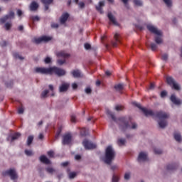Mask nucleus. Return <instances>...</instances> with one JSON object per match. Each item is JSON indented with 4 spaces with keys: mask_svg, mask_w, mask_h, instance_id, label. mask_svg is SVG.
<instances>
[{
    "mask_svg": "<svg viewBox=\"0 0 182 182\" xmlns=\"http://www.w3.org/2000/svg\"><path fill=\"white\" fill-rule=\"evenodd\" d=\"M134 106L138 107L143 112L145 116H154L159 119L158 124L161 129H166L167 127L168 122H167V119L170 117V114L167 113L164 111H158L153 112L151 109H147L144 107H142L141 105L137 102H133Z\"/></svg>",
    "mask_w": 182,
    "mask_h": 182,
    "instance_id": "f257e3e1",
    "label": "nucleus"
},
{
    "mask_svg": "<svg viewBox=\"0 0 182 182\" xmlns=\"http://www.w3.org/2000/svg\"><path fill=\"white\" fill-rule=\"evenodd\" d=\"M106 114H108V116H110L114 122H117L122 132H126L127 129H132V130H136V129H137V124L132 122V121L126 117H119L116 119V117L113 112L109 109H106Z\"/></svg>",
    "mask_w": 182,
    "mask_h": 182,
    "instance_id": "f03ea898",
    "label": "nucleus"
},
{
    "mask_svg": "<svg viewBox=\"0 0 182 182\" xmlns=\"http://www.w3.org/2000/svg\"><path fill=\"white\" fill-rule=\"evenodd\" d=\"M146 28L151 33H154V35H155L154 41L156 43H151V49L154 51L157 49V45H161V43H163V32L153 25L149 24L146 26Z\"/></svg>",
    "mask_w": 182,
    "mask_h": 182,
    "instance_id": "7ed1b4c3",
    "label": "nucleus"
},
{
    "mask_svg": "<svg viewBox=\"0 0 182 182\" xmlns=\"http://www.w3.org/2000/svg\"><path fill=\"white\" fill-rule=\"evenodd\" d=\"M34 70L36 73H40L41 75H53V73H55V75L59 77L66 75V70L56 66L50 67L48 68L37 67Z\"/></svg>",
    "mask_w": 182,
    "mask_h": 182,
    "instance_id": "20e7f679",
    "label": "nucleus"
},
{
    "mask_svg": "<svg viewBox=\"0 0 182 182\" xmlns=\"http://www.w3.org/2000/svg\"><path fill=\"white\" fill-rule=\"evenodd\" d=\"M116 159V151L113 149L112 145L108 146L105 149V157L103 161L105 164H112V161Z\"/></svg>",
    "mask_w": 182,
    "mask_h": 182,
    "instance_id": "39448f33",
    "label": "nucleus"
},
{
    "mask_svg": "<svg viewBox=\"0 0 182 182\" xmlns=\"http://www.w3.org/2000/svg\"><path fill=\"white\" fill-rule=\"evenodd\" d=\"M1 174L3 177H6V176H9L11 180H13V181L18 180L19 177L15 168H10L9 170L4 171Z\"/></svg>",
    "mask_w": 182,
    "mask_h": 182,
    "instance_id": "423d86ee",
    "label": "nucleus"
},
{
    "mask_svg": "<svg viewBox=\"0 0 182 182\" xmlns=\"http://www.w3.org/2000/svg\"><path fill=\"white\" fill-rule=\"evenodd\" d=\"M166 82L169 86H171V87H172V89H174V90H181L180 85L178 84L177 81H176V80L173 77L167 76Z\"/></svg>",
    "mask_w": 182,
    "mask_h": 182,
    "instance_id": "0eeeda50",
    "label": "nucleus"
},
{
    "mask_svg": "<svg viewBox=\"0 0 182 182\" xmlns=\"http://www.w3.org/2000/svg\"><path fill=\"white\" fill-rule=\"evenodd\" d=\"M12 19H15V12L11 11L8 14L0 18V22L1 23H5L7 21H11Z\"/></svg>",
    "mask_w": 182,
    "mask_h": 182,
    "instance_id": "6e6552de",
    "label": "nucleus"
},
{
    "mask_svg": "<svg viewBox=\"0 0 182 182\" xmlns=\"http://www.w3.org/2000/svg\"><path fill=\"white\" fill-rule=\"evenodd\" d=\"M49 41H52V38L43 36L38 38H34L33 42V43H36V45H39V43H42V42H49Z\"/></svg>",
    "mask_w": 182,
    "mask_h": 182,
    "instance_id": "1a4fd4ad",
    "label": "nucleus"
},
{
    "mask_svg": "<svg viewBox=\"0 0 182 182\" xmlns=\"http://www.w3.org/2000/svg\"><path fill=\"white\" fill-rule=\"evenodd\" d=\"M70 143H72V134L68 133L63 135L62 141L63 146L69 145Z\"/></svg>",
    "mask_w": 182,
    "mask_h": 182,
    "instance_id": "9d476101",
    "label": "nucleus"
},
{
    "mask_svg": "<svg viewBox=\"0 0 182 182\" xmlns=\"http://www.w3.org/2000/svg\"><path fill=\"white\" fill-rule=\"evenodd\" d=\"M147 152L141 151L137 157V161L139 163H144V161H147Z\"/></svg>",
    "mask_w": 182,
    "mask_h": 182,
    "instance_id": "9b49d317",
    "label": "nucleus"
},
{
    "mask_svg": "<svg viewBox=\"0 0 182 182\" xmlns=\"http://www.w3.org/2000/svg\"><path fill=\"white\" fill-rule=\"evenodd\" d=\"M82 144L86 150H90L91 149H96V144L92 143L91 141L85 139Z\"/></svg>",
    "mask_w": 182,
    "mask_h": 182,
    "instance_id": "f8f14e48",
    "label": "nucleus"
},
{
    "mask_svg": "<svg viewBox=\"0 0 182 182\" xmlns=\"http://www.w3.org/2000/svg\"><path fill=\"white\" fill-rule=\"evenodd\" d=\"M107 18L109 20L110 22H112V25H114V26H119V22H117V20L116 19V17L113 15V14L109 11L107 14Z\"/></svg>",
    "mask_w": 182,
    "mask_h": 182,
    "instance_id": "ddd939ff",
    "label": "nucleus"
},
{
    "mask_svg": "<svg viewBox=\"0 0 182 182\" xmlns=\"http://www.w3.org/2000/svg\"><path fill=\"white\" fill-rule=\"evenodd\" d=\"M70 86V85H69V83L63 82L61 85L59 87L60 93H65V92H68Z\"/></svg>",
    "mask_w": 182,
    "mask_h": 182,
    "instance_id": "4468645a",
    "label": "nucleus"
},
{
    "mask_svg": "<svg viewBox=\"0 0 182 182\" xmlns=\"http://www.w3.org/2000/svg\"><path fill=\"white\" fill-rule=\"evenodd\" d=\"M170 100L171 102H172V103H173V105H176V106H180V105H181V100L177 98V97L174 94L171 95Z\"/></svg>",
    "mask_w": 182,
    "mask_h": 182,
    "instance_id": "2eb2a0df",
    "label": "nucleus"
},
{
    "mask_svg": "<svg viewBox=\"0 0 182 182\" xmlns=\"http://www.w3.org/2000/svg\"><path fill=\"white\" fill-rule=\"evenodd\" d=\"M70 74L72 75L73 77H75V79H79L80 77H83V75H82V72L80 71V70H73L70 72Z\"/></svg>",
    "mask_w": 182,
    "mask_h": 182,
    "instance_id": "dca6fc26",
    "label": "nucleus"
},
{
    "mask_svg": "<svg viewBox=\"0 0 182 182\" xmlns=\"http://www.w3.org/2000/svg\"><path fill=\"white\" fill-rule=\"evenodd\" d=\"M57 58H63L64 59H67V58L70 57V54L66 53L65 51L61 50L56 53Z\"/></svg>",
    "mask_w": 182,
    "mask_h": 182,
    "instance_id": "f3484780",
    "label": "nucleus"
},
{
    "mask_svg": "<svg viewBox=\"0 0 182 182\" xmlns=\"http://www.w3.org/2000/svg\"><path fill=\"white\" fill-rule=\"evenodd\" d=\"M103 6H105V1H100L98 6H95L96 10L101 15H103V14H105V11H103Z\"/></svg>",
    "mask_w": 182,
    "mask_h": 182,
    "instance_id": "a211bd4d",
    "label": "nucleus"
},
{
    "mask_svg": "<svg viewBox=\"0 0 182 182\" xmlns=\"http://www.w3.org/2000/svg\"><path fill=\"white\" fill-rule=\"evenodd\" d=\"M68 19H69V14L68 13L63 14L60 18V23L65 25Z\"/></svg>",
    "mask_w": 182,
    "mask_h": 182,
    "instance_id": "6ab92c4d",
    "label": "nucleus"
},
{
    "mask_svg": "<svg viewBox=\"0 0 182 182\" xmlns=\"http://www.w3.org/2000/svg\"><path fill=\"white\" fill-rule=\"evenodd\" d=\"M38 8H39V4H38V3H36V1H32L30 4V11H31L32 12L37 11Z\"/></svg>",
    "mask_w": 182,
    "mask_h": 182,
    "instance_id": "aec40b11",
    "label": "nucleus"
},
{
    "mask_svg": "<svg viewBox=\"0 0 182 182\" xmlns=\"http://www.w3.org/2000/svg\"><path fill=\"white\" fill-rule=\"evenodd\" d=\"M173 139H175L176 141H177L178 143H181L182 141L181 134H180L179 132H174Z\"/></svg>",
    "mask_w": 182,
    "mask_h": 182,
    "instance_id": "412c9836",
    "label": "nucleus"
},
{
    "mask_svg": "<svg viewBox=\"0 0 182 182\" xmlns=\"http://www.w3.org/2000/svg\"><path fill=\"white\" fill-rule=\"evenodd\" d=\"M40 161L44 164H50V160H49V159H48V157H46L45 155L40 156Z\"/></svg>",
    "mask_w": 182,
    "mask_h": 182,
    "instance_id": "4be33fe9",
    "label": "nucleus"
},
{
    "mask_svg": "<svg viewBox=\"0 0 182 182\" xmlns=\"http://www.w3.org/2000/svg\"><path fill=\"white\" fill-rule=\"evenodd\" d=\"M41 2L45 5V11H48L49 6L53 2V0H41Z\"/></svg>",
    "mask_w": 182,
    "mask_h": 182,
    "instance_id": "5701e85b",
    "label": "nucleus"
},
{
    "mask_svg": "<svg viewBox=\"0 0 182 182\" xmlns=\"http://www.w3.org/2000/svg\"><path fill=\"white\" fill-rule=\"evenodd\" d=\"M117 143L119 147H122V146H126L127 141L124 138H118Z\"/></svg>",
    "mask_w": 182,
    "mask_h": 182,
    "instance_id": "b1692460",
    "label": "nucleus"
},
{
    "mask_svg": "<svg viewBox=\"0 0 182 182\" xmlns=\"http://www.w3.org/2000/svg\"><path fill=\"white\" fill-rule=\"evenodd\" d=\"M177 167H178V165L176 164H171L166 166V168L169 171H173V170H177Z\"/></svg>",
    "mask_w": 182,
    "mask_h": 182,
    "instance_id": "393cba45",
    "label": "nucleus"
},
{
    "mask_svg": "<svg viewBox=\"0 0 182 182\" xmlns=\"http://www.w3.org/2000/svg\"><path fill=\"white\" fill-rule=\"evenodd\" d=\"M114 88L117 92H120V90H123V89H124V84H117V85H114Z\"/></svg>",
    "mask_w": 182,
    "mask_h": 182,
    "instance_id": "a878e982",
    "label": "nucleus"
},
{
    "mask_svg": "<svg viewBox=\"0 0 182 182\" xmlns=\"http://www.w3.org/2000/svg\"><path fill=\"white\" fill-rule=\"evenodd\" d=\"M163 2L166 5L167 8L173 6V0H163Z\"/></svg>",
    "mask_w": 182,
    "mask_h": 182,
    "instance_id": "bb28decb",
    "label": "nucleus"
},
{
    "mask_svg": "<svg viewBox=\"0 0 182 182\" xmlns=\"http://www.w3.org/2000/svg\"><path fill=\"white\" fill-rule=\"evenodd\" d=\"M30 19L32 22H39L41 21V18L38 16H31Z\"/></svg>",
    "mask_w": 182,
    "mask_h": 182,
    "instance_id": "cd10ccee",
    "label": "nucleus"
},
{
    "mask_svg": "<svg viewBox=\"0 0 182 182\" xmlns=\"http://www.w3.org/2000/svg\"><path fill=\"white\" fill-rule=\"evenodd\" d=\"M46 171H47V173H48V174H53V173H58V171H56V170H55L53 168H50V167L46 168Z\"/></svg>",
    "mask_w": 182,
    "mask_h": 182,
    "instance_id": "c85d7f7f",
    "label": "nucleus"
},
{
    "mask_svg": "<svg viewBox=\"0 0 182 182\" xmlns=\"http://www.w3.org/2000/svg\"><path fill=\"white\" fill-rule=\"evenodd\" d=\"M80 134L82 137H86V136H87V132H86V129H85V128L81 129L80 130Z\"/></svg>",
    "mask_w": 182,
    "mask_h": 182,
    "instance_id": "c756f323",
    "label": "nucleus"
},
{
    "mask_svg": "<svg viewBox=\"0 0 182 182\" xmlns=\"http://www.w3.org/2000/svg\"><path fill=\"white\" fill-rule=\"evenodd\" d=\"M33 141V136H29L27 139V146H31Z\"/></svg>",
    "mask_w": 182,
    "mask_h": 182,
    "instance_id": "7c9ffc66",
    "label": "nucleus"
},
{
    "mask_svg": "<svg viewBox=\"0 0 182 182\" xmlns=\"http://www.w3.org/2000/svg\"><path fill=\"white\" fill-rule=\"evenodd\" d=\"M21 136V133L17 132L13 136L11 137V141H14L15 140H18V138Z\"/></svg>",
    "mask_w": 182,
    "mask_h": 182,
    "instance_id": "2f4dec72",
    "label": "nucleus"
},
{
    "mask_svg": "<svg viewBox=\"0 0 182 182\" xmlns=\"http://www.w3.org/2000/svg\"><path fill=\"white\" fill-rule=\"evenodd\" d=\"M74 2H75V4L78 5L81 9L85 8V4L83 2L81 1L79 3V0H74Z\"/></svg>",
    "mask_w": 182,
    "mask_h": 182,
    "instance_id": "473e14b6",
    "label": "nucleus"
},
{
    "mask_svg": "<svg viewBox=\"0 0 182 182\" xmlns=\"http://www.w3.org/2000/svg\"><path fill=\"white\" fill-rule=\"evenodd\" d=\"M131 176H132V173L130 172L125 173L124 176V180H126V181H129V180H130Z\"/></svg>",
    "mask_w": 182,
    "mask_h": 182,
    "instance_id": "72a5a7b5",
    "label": "nucleus"
},
{
    "mask_svg": "<svg viewBox=\"0 0 182 182\" xmlns=\"http://www.w3.org/2000/svg\"><path fill=\"white\" fill-rule=\"evenodd\" d=\"M115 110L117 112H122V111L124 110V107L122 106V105H116L115 106Z\"/></svg>",
    "mask_w": 182,
    "mask_h": 182,
    "instance_id": "f704fd0d",
    "label": "nucleus"
},
{
    "mask_svg": "<svg viewBox=\"0 0 182 182\" xmlns=\"http://www.w3.org/2000/svg\"><path fill=\"white\" fill-rule=\"evenodd\" d=\"M120 178L114 173L112 174V182H119Z\"/></svg>",
    "mask_w": 182,
    "mask_h": 182,
    "instance_id": "c9c22d12",
    "label": "nucleus"
},
{
    "mask_svg": "<svg viewBox=\"0 0 182 182\" xmlns=\"http://www.w3.org/2000/svg\"><path fill=\"white\" fill-rule=\"evenodd\" d=\"M114 39L116 42H119L120 43V34H119V33H116L114 35Z\"/></svg>",
    "mask_w": 182,
    "mask_h": 182,
    "instance_id": "e433bc0d",
    "label": "nucleus"
},
{
    "mask_svg": "<svg viewBox=\"0 0 182 182\" xmlns=\"http://www.w3.org/2000/svg\"><path fill=\"white\" fill-rule=\"evenodd\" d=\"M133 1L136 6H143V2L141 0H133Z\"/></svg>",
    "mask_w": 182,
    "mask_h": 182,
    "instance_id": "4c0bfd02",
    "label": "nucleus"
},
{
    "mask_svg": "<svg viewBox=\"0 0 182 182\" xmlns=\"http://www.w3.org/2000/svg\"><path fill=\"white\" fill-rule=\"evenodd\" d=\"M4 26L6 28V31H9V29L12 28V22L10 21V22L6 23Z\"/></svg>",
    "mask_w": 182,
    "mask_h": 182,
    "instance_id": "58836bf2",
    "label": "nucleus"
},
{
    "mask_svg": "<svg viewBox=\"0 0 182 182\" xmlns=\"http://www.w3.org/2000/svg\"><path fill=\"white\" fill-rule=\"evenodd\" d=\"M77 176V173L76 172H71L68 173V177L70 180L75 178Z\"/></svg>",
    "mask_w": 182,
    "mask_h": 182,
    "instance_id": "ea45409f",
    "label": "nucleus"
},
{
    "mask_svg": "<svg viewBox=\"0 0 182 182\" xmlns=\"http://www.w3.org/2000/svg\"><path fill=\"white\" fill-rule=\"evenodd\" d=\"M154 152L155 153V154H163V150L159 148H154Z\"/></svg>",
    "mask_w": 182,
    "mask_h": 182,
    "instance_id": "a19ab883",
    "label": "nucleus"
},
{
    "mask_svg": "<svg viewBox=\"0 0 182 182\" xmlns=\"http://www.w3.org/2000/svg\"><path fill=\"white\" fill-rule=\"evenodd\" d=\"M14 58H16V59H20V60H23V59H25L23 57H22L21 55H19V53H15L14 54Z\"/></svg>",
    "mask_w": 182,
    "mask_h": 182,
    "instance_id": "79ce46f5",
    "label": "nucleus"
},
{
    "mask_svg": "<svg viewBox=\"0 0 182 182\" xmlns=\"http://www.w3.org/2000/svg\"><path fill=\"white\" fill-rule=\"evenodd\" d=\"M14 58H16V59H20V60H23V59H25L23 57H22L21 55H19V53H15L14 54Z\"/></svg>",
    "mask_w": 182,
    "mask_h": 182,
    "instance_id": "37998d69",
    "label": "nucleus"
},
{
    "mask_svg": "<svg viewBox=\"0 0 182 182\" xmlns=\"http://www.w3.org/2000/svg\"><path fill=\"white\" fill-rule=\"evenodd\" d=\"M49 93V90H46L41 93V97L45 99L46 97H48V94Z\"/></svg>",
    "mask_w": 182,
    "mask_h": 182,
    "instance_id": "c03bdc74",
    "label": "nucleus"
},
{
    "mask_svg": "<svg viewBox=\"0 0 182 182\" xmlns=\"http://www.w3.org/2000/svg\"><path fill=\"white\" fill-rule=\"evenodd\" d=\"M161 60H164L165 62H167V60H168V54L167 53H164L161 55Z\"/></svg>",
    "mask_w": 182,
    "mask_h": 182,
    "instance_id": "a18cd8bd",
    "label": "nucleus"
},
{
    "mask_svg": "<svg viewBox=\"0 0 182 182\" xmlns=\"http://www.w3.org/2000/svg\"><path fill=\"white\" fill-rule=\"evenodd\" d=\"M24 153L26 156H33V152L31 150L26 149L24 151Z\"/></svg>",
    "mask_w": 182,
    "mask_h": 182,
    "instance_id": "49530a36",
    "label": "nucleus"
},
{
    "mask_svg": "<svg viewBox=\"0 0 182 182\" xmlns=\"http://www.w3.org/2000/svg\"><path fill=\"white\" fill-rule=\"evenodd\" d=\"M44 62L46 65H49V63H52V58H50V57H46Z\"/></svg>",
    "mask_w": 182,
    "mask_h": 182,
    "instance_id": "de8ad7c7",
    "label": "nucleus"
},
{
    "mask_svg": "<svg viewBox=\"0 0 182 182\" xmlns=\"http://www.w3.org/2000/svg\"><path fill=\"white\" fill-rule=\"evenodd\" d=\"M57 63H58L60 66H62V65H64V63H66V60L58 59V60H57Z\"/></svg>",
    "mask_w": 182,
    "mask_h": 182,
    "instance_id": "09e8293b",
    "label": "nucleus"
},
{
    "mask_svg": "<svg viewBox=\"0 0 182 182\" xmlns=\"http://www.w3.org/2000/svg\"><path fill=\"white\" fill-rule=\"evenodd\" d=\"M70 120H71L72 123H76V122H77L76 115L72 114L70 116Z\"/></svg>",
    "mask_w": 182,
    "mask_h": 182,
    "instance_id": "8fccbe9b",
    "label": "nucleus"
},
{
    "mask_svg": "<svg viewBox=\"0 0 182 182\" xmlns=\"http://www.w3.org/2000/svg\"><path fill=\"white\" fill-rule=\"evenodd\" d=\"M162 99H164V97H166L167 96V91L166 90H164L161 92V95H160Z\"/></svg>",
    "mask_w": 182,
    "mask_h": 182,
    "instance_id": "3c124183",
    "label": "nucleus"
},
{
    "mask_svg": "<svg viewBox=\"0 0 182 182\" xmlns=\"http://www.w3.org/2000/svg\"><path fill=\"white\" fill-rule=\"evenodd\" d=\"M6 86L7 87H12V86H14V81L13 80H11L8 82H6Z\"/></svg>",
    "mask_w": 182,
    "mask_h": 182,
    "instance_id": "603ef678",
    "label": "nucleus"
},
{
    "mask_svg": "<svg viewBox=\"0 0 182 182\" xmlns=\"http://www.w3.org/2000/svg\"><path fill=\"white\" fill-rule=\"evenodd\" d=\"M85 91L87 95L92 94V88H90V87H87Z\"/></svg>",
    "mask_w": 182,
    "mask_h": 182,
    "instance_id": "864d4df0",
    "label": "nucleus"
},
{
    "mask_svg": "<svg viewBox=\"0 0 182 182\" xmlns=\"http://www.w3.org/2000/svg\"><path fill=\"white\" fill-rule=\"evenodd\" d=\"M23 112H25L23 107L21 106L20 108H18V114H23Z\"/></svg>",
    "mask_w": 182,
    "mask_h": 182,
    "instance_id": "5fc2aeb1",
    "label": "nucleus"
},
{
    "mask_svg": "<svg viewBox=\"0 0 182 182\" xmlns=\"http://www.w3.org/2000/svg\"><path fill=\"white\" fill-rule=\"evenodd\" d=\"M84 46L87 50H89V49H92V46H90V43H85Z\"/></svg>",
    "mask_w": 182,
    "mask_h": 182,
    "instance_id": "6e6d98bb",
    "label": "nucleus"
},
{
    "mask_svg": "<svg viewBox=\"0 0 182 182\" xmlns=\"http://www.w3.org/2000/svg\"><path fill=\"white\" fill-rule=\"evenodd\" d=\"M48 156L50 158H53L55 157V152H53V151H50L48 152Z\"/></svg>",
    "mask_w": 182,
    "mask_h": 182,
    "instance_id": "4d7b16f0",
    "label": "nucleus"
},
{
    "mask_svg": "<svg viewBox=\"0 0 182 182\" xmlns=\"http://www.w3.org/2000/svg\"><path fill=\"white\" fill-rule=\"evenodd\" d=\"M0 45L2 48H4V46H8V42L3 41L1 43H0Z\"/></svg>",
    "mask_w": 182,
    "mask_h": 182,
    "instance_id": "13d9d810",
    "label": "nucleus"
},
{
    "mask_svg": "<svg viewBox=\"0 0 182 182\" xmlns=\"http://www.w3.org/2000/svg\"><path fill=\"white\" fill-rule=\"evenodd\" d=\"M17 15L18 16H22L23 15V12L21 9H17Z\"/></svg>",
    "mask_w": 182,
    "mask_h": 182,
    "instance_id": "bf43d9fd",
    "label": "nucleus"
},
{
    "mask_svg": "<svg viewBox=\"0 0 182 182\" xmlns=\"http://www.w3.org/2000/svg\"><path fill=\"white\" fill-rule=\"evenodd\" d=\"M154 87H156V85H154V83L151 82L149 86V90H154Z\"/></svg>",
    "mask_w": 182,
    "mask_h": 182,
    "instance_id": "052dcab7",
    "label": "nucleus"
},
{
    "mask_svg": "<svg viewBox=\"0 0 182 182\" xmlns=\"http://www.w3.org/2000/svg\"><path fill=\"white\" fill-rule=\"evenodd\" d=\"M117 168H119V166L117 165L111 166V170H112V171H114V170H117Z\"/></svg>",
    "mask_w": 182,
    "mask_h": 182,
    "instance_id": "680f3d73",
    "label": "nucleus"
},
{
    "mask_svg": "<svg viewBox=\"0 0 182 182\" xmlns=\"http://www.w3.org/2000/svg\"><path fill=\"white\" fill-rule=\"evenodd\" d=\"M51 28H53L54 29H57V28H59V24H58V23H52L51 24Z\"/></svg>",
    "mask_w": 182,
    "mask_h": 182,
    "instance_id": "e2e57ef3",
    "label": "nucleus"
},
{
    "mask_svg": "<svg viewBox=\"0 0 182 182\" xmlns=\"http://www.w3.org/2000/svg\"><path fill=\"white\" fill-rule=\"evenodd\" d=\"M61 166H63V167H68V166H69V162H63L61 164Z\"/></svg>",
    "mask_w": 182,
    "mask_h": 182,
    "instance_id": "0e129e2a",
    "label": "nucleus"
},
{
    "mask_svg": "<svg viewBox=\"0 0 182 182\" xmlns=\"http://www.w3.org/2000/svg\"><path fill=\"white\" fill-rule=\"evenodd\" d=\"M72 87H73V89H74V90H75V89H77V84L73 83L72 85Z\"/></svg>",
    "mask_w": 182,
    "mask_h": 182,
    "instance_id": "69168bd1",
    "label": "nucleus"
},
{
    "mask_svg": "<svg viewBox=\"0 0 182 182\" xmlns=\"http://www.w3.org/2000/svg\"><path fill=\"white\" fill-rule=\"evenodd\" d=\"M111 44L113 46V48H116V46H117V43L114 41H111Z\"/></svg>",
    "mask_w": 182,
    "mask_h": 182,
    "instance_id": "338daca9",
    "label": "nucleus"
},
{
    "mask_svg": "<svg viewBox=\"0 0 182 182\" xmlns=\"http://www.w3.org/2000/svg\"><path fill=\"white\" fill-rule=\"evenodd\" d=\"M45 136H43V134H39V136H38V139H40V140H43V138H44Z\"/></svg>",
    "mask_w": 182,
    "mask_h": 182,
    "instance_id": "774afa93",
    "label": "nucleus"
}]
</instances>
